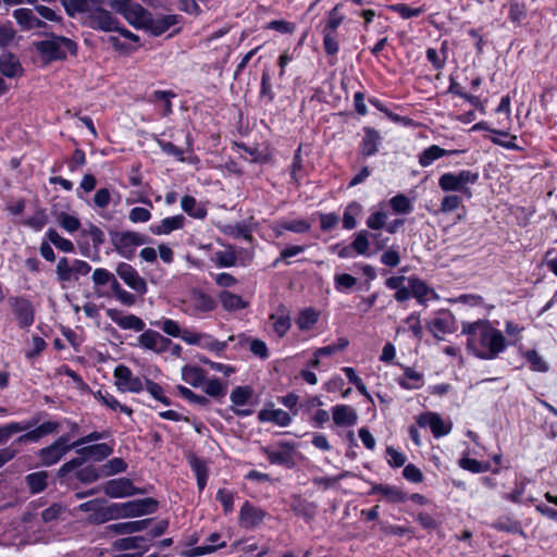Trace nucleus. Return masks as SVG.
I'll list each match as a JSON object with an SVG mask.
<instances>
[{
    "label": "nucleus",
    "instance_id": "nucleus-39",
    "mask_svg": "<svg viewBox=\"0 0 557 557\" xmlns=\"http://www.w3.org/2000/svg\"><path fill=\"white\" fill-rule=\"evenodd\" d=\"M290 507L297 516L306 519H311L315 513V506L299 496L294 497Z\"/></svg>",
    "mask_w": 557,
    "mask_h": 557
},
{
    "label": "nucleus",
    "instance_id": "nucleus-64",
    "mask_svg": "<svg viewBox=\"0 0 557 557\" xmlns=\"http://www.w3.org/2000/svg\"><path fill=\"white\" fill-rule=\"evenodd\" d=\"M112 199V193L109 188H99L94 196V206L98 209H106Z\"/></svg>",
    "mask_w": 557,
    "mask_h": 557
},
{
    "label": "nucleus",
    "instance_id": "nucleus-37",
    "mask_svg": "<svg viewBox=\"0 0 557 557\" xmlns=\"http://www.w3.org/2000/svg\"><path fill=\"white\" fill-rule=\"evenodd\" d=\"M220 301L222 307L227 311L239 310L247 307V302L239 295L227 290H223L220 294Z\"/></svg>",
    "mask_w": 557,
    "mask_h": 557
},
{
    "label": "nucleus",
    "instance_id": "nucleus-53",
    "mask_svg": "<svg viewBox=\"0 0 557 557\" xmlns=\"http://www.w3.org/2000/svg\"><path fill=\"white\" fill-rule=\"evenodd\" d=\"M323 48L327 55H335L338 52L337 32L323 29Z\"/></svg>",
    "mask_w": 557,
    "mask_h": 557
},
{
    "label": "nucleus",
    "instance_id": "nucleus-63",
    "mask_svg": "<svg viewBox=\"0 0 557 557\" xmlns=\"http://www.w3.org/2000/svg\"><path fill=\"white\" fill-rule=\"evenodd\" d=\"M48 222V215L45 210H38L33 216L28 218L24 224L35 231H40Z\"/></svg>",
    "mask_w": 557,
    "mask_h": 557
},
{
    "label": "nucleus",
    "instance_id": "nucleus-57",
    "mask_svg": "<svg viewBox=\"0 0 557 557\" xmlns=\"http://www.w3.org/2000/svg\"><path fill=\"white\" fill-rule=\"evenodd\" d=\"M87 459L88 458L86 455H79L78 457H75V458L71 459L70 461L63 463L57 472L58 478L64 479L71 471L83 466Z\"/></svg>",
    "mask_w": 557,
    "mask_h": 557
},
{
    "label": "nucleus",
    "instance_id": "nucleus-46",
    "mask_svg": "<svg viewBox=\"0 0 557 557\" xmlns=\"http://www.w3.org/2000/svg\"><path fill=\"white\" fill-rule=\"evenodd\" d=\"M127 469V463L124 459L115 457L110 459L108 462L102 465L101 473L103 476H112L122 472H125Z\"/></svg>",
    "mask_w": 557,
    "mask_h": 557
},
{
    "label": "nucleus",
    "instance_id": "nucleus-52",
    "mask_svg": "<svg viewBox=\"0 0 557 557\" xmlns=\"http://www.w3.org/2000/svg\"><path fill=\"white\" fill-rule=\"evenodd\" d=\"M144 388L157 400L162 404L169 406L171 404L170 398L164 395L163 388L158 383L146 379L144 383Z\"/></svg>",
    "mask_w": 557,
    "mask_h": 557
},
{
    "label": "nucleus",
    "instance_id": "nucleus-43",
    "mask_svg": "<svg viewBox=\"0 0 557 557\" xmlns=\"http://www.w3.org/2000/svg\"><path fill=\"white\" fill-rule=\"evenodd\" d=\"M523 357L530 363V369L536 372H547L549 370L548 363L544 360V358L539 355V352L534 349L527 350L523 354Z\"/></svg>",
    "mask_w": 557,
    "mask_h": 557
},
{
    "label": "nucleus",
    "instance_id": "nucleus-34",
    "mask_svg": "<svg viewBox=\"0 0 557 557\" xmlns=\"http://www.w3.org/2000/svg\"><path fill=\"white\" fill-rule=\"evenodd\" d=\"M49 474L47 471H37L25 476V482L30 494H38L46 490Z\"/></svg>",
    "mask_w": 557,
    "mask_h": 557
},
{
    "label": "nucleus",
    "instance_id": "nucleus-47",
    "mask_svg": "<svg viewBox=\"0 0 557 557\" xmlns=\"http://www.w3.org/2000/svg\"><path fill=\"white\" fill-rule=\"evenodd\" d=\"M389 206L393 209V211L398 214H408L412 211L411 201L404 194H398L391 198Z\"/></svg>",
    "mask_w": 557,
    "mask_h": 557
},
{
    "label": "nucleus",
    "instance_id": "nucleus-14",
    "mask_svg": "<svg viewBox=\"0 0 557 557\" xmlns=\"http://www.w3.org/2000/svg\"><path fill=\"white\" fill-rule=\"evenodd\" d=\"M417 423L421 428H430L436 438L447 435L451 430L450 425H447L441 416L435 412L420 414L417 418Z\"/></svg>",
    "mask_w": 557,
    "mask_h": 557
},
{
    "label": "nucleus",
    "instance_id": "nucleus-7",
    "mask_svg": "<svg viewBox=\"0 0 557 557\" xmlns=\"http://www.w3.org/2000/svg\"><path fill=\"white\" fill-rule=\"evenodd\" d=\"M115 386L122 393H140L144 389V383L140 377L134 376L132 370L119 364L113 372Z\"/></svg>",
    "mask_w": 557,
    "mask_h": 557
},
{
    "label": "nucleus",
    "instance_id": "nucleus-10",
    "mask_svg": "<svg viewBox=\"0 0 557 557\" xmlns=\"http://www.w3.org/2000/svg\"><path fill=\"white\" fill-rule=\"evenodd\" d=\"M87 17L92 28L103 32H114L119 29V21L114 18L109 11L101 8H94L92 11L87 12Z\"/></svg>",
    "mask_w": 557,
    "mask_h": 557
},
{
    "label": "nucleus",
    "instance_id": "nucleus-30",
    "mask_svg": "<svg viewBox=\"0 0 557 557\" xmlns=\"http://www.w3.org/2000/svg\"><path fill=\"white\" fill-rule=\"evenodd\" d=\"M258 419L261 422H273L280 426H287L292 421L289 413L282 409L261 410Z\"/></svg>",
    "mask_w": 557,
    "mask_h": 557
},
{
    "label": "nucleus",
    "instance_id": "nucleus-31",
    "mask_svg": "<svg viewBox=\"0 0 557 557\" xmlns=\"http://www.w3.org/2000/svg\"><path fill=\"white\" fill-rule=\"evenodd\" d=\"M364 133L366 135L362 139L360 151L363 156L370 157L377 152L381 136L375 129L370 127L366 128Z\"/></svg>",
    "mask_w": 557,
    "mask_h": 557
},
{
    "label": "nucleus",
    "instance_id": "nucleus-49",
    "mask_svg": "<svg viewBox=\"0 0 557 557\" xmlns=\"http://www.w3.org/2000/svg\"><path fill=\"white\" fill-rule=\"evenodd\" d=\"M115 322L123 330H134L136 332H143L146 326L145 322L134 314L124 315L115 320Z\"/></svg>",
    "mask_w": 557,
    "mask_h": 557
},
{
    "label": "nucleus",
    "instance_id": "nucleus-21",
    "mask_svg": "<svg viewBox=\"0 0 557 557\" xmlns=\"http://www.w3.org/2000/svg\"><path fill=\"white\" fill-rule=\"evenodd\" d=\"M333 421L338 426H352L358 421V414L348 405H336L332 409Z\"/></svg>",
    "mask_w": 557,
    "mask_h": 557
},
{
    "label": "nucleus",
    "instance_id": "nucleus-28",
    "mask_svg": "<svg viewBox=\"0 0 557 557\" xmlns=\"http://www.w3.org/2000/svg\"><path fill=\"white\" fill-rule=\"evenodd\" d=\"M220 537H221V535L219 533H216V532L212 533V534H210V536L207 540L209 542V544L190 548L189 550L184 552L183 555L187 556V557H198V556H202L206 554H210V553L216 550L218 548H223L226 546V543L225 542L218 543Z\"/></svg>",
    "mask_w": 557,
    "mask_h": 557
},
{
    "label": "nucleus",
    "instance_id": "nucleus-48",
    "mask_svg": "<svg viewBox=\"0 0 557 557\" xmlns=\"http://www.w3.org/2000/svg\"><path fill=\"white\" fill-rule=\"evenodd\" d=\"M388 9L393 12L398 13L405 20L420 16L425 12L424 7L411 8L405 3L391 4Z\"/></svg>",
    "mask_w": 557,
    "mask_h": 557
},
{
    "label": "nucleus",
    "instance_id": "nucleus-42",
    "mask_svg": "<svg viewBox=\"0 0 557 557\" xmlns=\"http://www.w3.org/2000/svg\"><path fill=\"white\" fill-rule=\"evenodd\" d=\"M399 384L406 389L419 388L423 384V375L411 368H407L404 372V379L399 380Z\"/></svg>",
    "mask_w": 557,
    "mask_h": 557
},
{
    "label": "nucleus",
    "instance_id": "nucleus-3",
    "mask_svg": "<svg viewBox=\"0 0 557 557\" xmlns=\"http://www.w3.org/2000/svg\"><path fill=\"white\" fill-rule=\"evenodd\" d=\"M110 8L136 28H145L149 21L150 12L132 0H111Z\"/></svg>",
    "mask_w": 557,
    "mask_h": 557
},
{
    "label": "nucleus",
    "instance_id": "nucleus-35",
    "mask_svg": "<svg viewBox=\"0 0 557 557\" xmlns=\"http://www.w3.org/2000/svg\"><path fill=\"white\" fill-rule=\"evenodd\" d=\"M149 539L145 535L138 536H129L123 537L115 542V547L121 550H129V549H144L147 550L149 548Z\"/></svg>",
    "mask_w": 557,
    "mask_h": 557
},
{
    "label": "nucleus",
    "instance_id": "nucleus-45",
    "mask_svg": "<svg viewBox=\"0 0 557 557\" xmlns=\"http://www.w3.org/2000/svg\"><path fill=\"white\" fill-rule=\"evenodd\" d=\"M319 314L312 308L302 310L297 320L296 324L301 331L310 330L318 321Z\"/></svg>",
    "mask_w": 557,
    "mask_h": 557
},
{
    "label": "nucleus",
    "instance_id": "nucleus-23",
    "mask_svg": "<svg viewBox=\"0 0 557 557\" xmlns=\"http://www.w3.org/2000/svg\"><path fill=\"white\" fill-rule=\"evenodd\" d=\"M460 152H462V151L461 150H446L444 148H441L437 145H432V146L425 148L419 154V164L422 168H426V166H430L435 160H438L442 157L458 154Z\"/></svg>",
    "mask_w": 557,
    "mask_h": 557
},
{
    "label": "nucleus",
    "instance_id": "nucleus-62",
    "mask_svg": "<svg viewBox=\"0 0 557 557\" xmlns=\"http://www.w3.org/2000/svg\"><path fill=\"white\" fill-rule=\"evenodd\" d=\"M205 392L211 397H223L226 394V386L218 379H212L206 382Z\"/></svg>",
    "mask_w": 557,
    "mask_h": 557
},
{
    "label": "nucleus",
    "instance_id": "nucleus-38",
    "mask_svg": "<svg viewBox=\"0 0 557 557\" xmlns=\"http://www.w3.org/2000/svg\"><path fill=\"white\" fill-rule=\"evenodd\" d=\"M492 527L495 530L512 533V534H520L524 536V531L521 527V523L519 521L512 520L508 517H503L497 519L495 522H493Z\"/></svg>",
    "mask_w": 557,
    "mask_h": 557
},
{
    "label": "nucleus",
    "instance_id": "nucleus-9",
    "mask_svg": "<svg viewBox=\"0 0 557 557\" xmlns=\"http://www.w3.org/2000/svg\"><path fill=\"white\" fill-rule=\"evenodd\" d=\"M116 274L121 280L136 293L144 295L147 292L146 281L138 274L136 269L126 262L116 265Z\"/></svg>",
    "mask_w": 557,
    "mask_h": 557
},
{
    "label": "nucleus",
    "instance_id": "nucleus-40",
    "mask_svg": "<svg viewBox=\"0 0 557 557\" xmlns=\"http://www.w3.org/2000/svg\"><path fill=\"white\" fill-rule=\"evenodd\" d=\"M361 211L362 206L359 202L352 201L349 203L343 214V227L346 230L355 228L357 225L356 216L359 215Z\"/></svg>",
    "mask_w": 557,
    "mask_h": 557
},
{
    "label": "nucleus",
    "instance_id": "nucleus-19",
    "mask_svg": "<svg viewBox=\"0 0 557 557\" xmlns=\"http://www.w3.org/2000/svg\"><path fill=\"white\" fill-rule=\"evenodd\" d=\"M151 519H143V520H136V521H127V522H119L109 524L106 529L108 532L120 534V535H126V534H133L138 533L144 530H146L149 524L151 523Z\"/></svg>",
    "mask_w": 557,
    "mask_h": 557
},
{
    "label": "nucleus",
    "instance_id": "nucleus-58",
    "mask_svg": "<svg viewBox=\"0 0 557 557\" xmlns=\"http://www.w3.org/2000/svg\"><path fill=\"white\" fill-rule=\"evenodd\" d=\"M277 227L293 233L301 234L310 230V223L306 220H290L281 222Z\"/></svg>",
    "mask_w": 557,
    "mask_h": 557
},
{
    "label": "nucleus",
    "instance_id": "nucleus-5",
    "mask_svg": "<svg viewBox=\"0 0 557 557\" xmlns=\"http://www.w3.org/2000/svg\"><path fill=\"white\" fill-rule=\"evenodd\" d=\"M37 49L44 55L50 59L59 60L66 58L67 53L75 54L77 50L76 42L66 37H54L49 40H42L37 44Z\"/></svg>",
    "mask_w": 557,
    "mask_h": 557
},
{
    "label": "nucleus",
    "instance_id": "nucleus-8",
    "mask_svg": "<svg viewBox=\"0 0 557 557\" xmlns=\"http://www.w3.org/2000/svg\"><path fill=\"white\" fill-rule=\"evenodd\" d=\"M295 446L287 442H281L277 448L262 447V453L268 457L272 465L285 466L292 468L294 466Z\"/></svg>",
    "mask_w": 557,
    "mask_h": 557
},
{
    "label": "nucleus",
    "instance_id": "nucleus-11",
    "mask_svg": "<svg viewBox=\"0 0 557 557\" xmlns=\"http://www.w3.org/2000/svg\"><path fill=\"white\" fill-rule=\"evenodd\" d=\"M265 516L263 509L246 500L239 511V524L245 529H255L263 522Z\"/></svg>",
    "mask_w": 557,
    "mask_h": 557
},
{
    "label": "nucleus",
    "instance_id": "nucleus-1",
    "mask_svg": "<svg viewBox=\"0 0 557 557\" xmlns=\"http://www.w3.org/2000/svg\"><path fill=\"white\" fill-rule=\"evenodd\" d=\"M461 332L468 336V348L480 359H495L506 349L505 336L486 320L463 322Z\"/></svg>",
    "mask_w": 557,
    "mask_h": 557
},
{
    "label": "nucleus",
    "instance_id": "nucleus-54",
    "mask_svg": "<svg viewBox=\"0 0 557 557\" xmlns=\"http://www.w3.org/2000/svg\"><path fill=\"white\" fill-rule=\"evenodd\" d=\"M100 476H103L101 470L99 471L94 466H87L76 471V479L85 484L96 482Z\"/></svg>",
    "mask_w": 557,
    "mask_h": 557
},
{
    "label": "nucleus",
    "instance_id": "nucleus-51",
    "mask_svg": "<svg viewBox=\"0 0 557 557\" xmlns=\"http://www.w3.org/2000/svg\"><path fill=\"white\" fill-rule=\"evenodd\" d=\"M270 320L273 321V330L280 337H283L290 329V318L287 314H271Z\"/></svg>",
    "mask_w": 557,
    "mask_h": 557
},
{
    "label": "nucleus",
    "instance_id": "nucleus-16",
    "mask_svg": "<svg viewBox=\"0 0 557 557\" xmlns=\"http://www.w3.org/2000/svg\"><path fill=\"white\" fill-rule=\"evenodd\" d=\"M59 428H60L59 422H57V421H46V422L39 424L38 426H36L33 430H30V429L27 430L28 432H26L25 434L18 436L15 440V443H17V444L25 443V442H34V443H36L41 437H44L46 435L57 433Z\"/></svg>",
    "mask_w": 557,
    "mask_h": 557
},
{
    "label": "nucleus",
    "instance_id": "nucleus-24",
    "mask_svg": "<svg viewBox=\"0 0 557 557\" xmlns=\"http://www.w3.org/2000/svg\"><path fill=\"white\" fill-rule=\"evenodd\" d=\"M184 224L185 216L183 214H177L163 219L159 224L152 225L150 227V231L154 235H166L172 233L173 231L183 228Z\"/></svg>",
    "mask_w": 557,
    "mask_h": 557
},
{
    "label": "nucleus",
    "instance_id": "nucleus-4",
    "mask_svg": "<svg viewBox=\"0 0 557 557\" xmlns=\"http://www.w3.org/2000/svg\"><path fill=\"white\" fill-rule=\"evenodd\" d=\"M115 251L123 258L131 259L138 246L149 242V237L133 231L115 232L111 235Z\"/></svg>",
    "mask_w": 557,
    "mask_h": 557
},
{
    "label": "nucleus",
    "instance_id": "nucleus-41",
    "mask_svg": "<svg viewBox=\"0 0 557 557\" xmlns=\"http://www.w3.org/2000/svg\"><path fill=\"white\" fill-rule=\"evenodd\" d=\"M48 240L63 252H73L74 244L64 237H62L54 228H49L46 233Z\"/></svg>",
    "mask_w": 557,
    "mask_h": 557
},
{
    "label": "nucleus",
    "instance_id": "nucleus-33",
    "mask_svg": "<svg viewBox=\"0 0 557 557\" xmlns=\"http://www.w3.org/2000/svg\"><path fill=\"white\" fill-rule=\"evenodd\" d=\"M181 207L184 212L195 219H205L207 216L206 208L193 196L186 195L182 197Z\"/></svg>",
    "mask_w": 557,
    "mask_h": 557
},
{
    "label": "nucleus",
    "instance_id": "nucleus-22",
    "mask_svg": "<svg viewBox=\"0 0 557 557\" xmlns=\"http://www.w3.org/2000/svg\"><path fill=\"white\" fill-rule=\"evenodd\" d=\"M0 73L9 78H13L23 74V67L14 54L2 52L0 54Z\"/></svg>",
    "mask_w": 557,
    "mask_h": 557
},
{
    "label": "nucleus",
    "instance_id": "nucleus-32",
    "mask_svg": "<svg viewBox=\"0 0 557 557\" xmlns=\"http://www.w3.org/2000/svg\"><path fill=\"white\" fill-rule=\"evenodd\" d=\"M182 379L194 387H199L205 384L206 373L205 371L196 366H184L182 369Z\"/></svg>",
    "mask_w": 557,
    "mask_h": 557
},
{
    "label": "nucleus",
    "instance_id": "nucleus-6",
    "mask_svg": "<svg viewBox=\"0 0 557 557\" xmlns=\"http://www.w3.org/2000/svg\"><path fill=\"white\" fill-rule=\"evenodd\" d=\"M103 493L111 498H124L145 494V490L136 487L127 478L112 479L104 483Z\"/></svg>",
    "mask_w": 557,
    "mask_h": 557
},
{
    "label": "nucleus",
    "instance_id": "nucleus-18",
    "mask_svg": "<svg viewBox=\"0 0 557 557\" xmlns=\"http://www.w3.org/2000/svg\"><path fill=\"white\" fill-rule=\"evenodd\" d=\"M177 23V15L169 14V15H158L152 17L151 13L149 14V21L146 25V29H148L154 36H161L166 30H169L172 26Z\"/></svg>",
    "mask_w": 557,
    "mask_h": 557
},
{
    "label": "nucleus",
    "instance_id": "nucleus-12",
    "mask_svg": "<svg viewBox=\"0 0 557 557\" xmlns=\"http://www.w3.org/2000/svg\"><path fill=\"white\" fill-rule=\"evenodd\" d=\"M12 311L22 329L28 327L34 323V309L32 304L21 297L10 299Z\"/></svg>",
    "mask_w": 557,
    "mask_h": 557
},
{
    "label": "nucleus",
    "instance_id": "nucleus-29",
    "mask_svg": "<svg viewBox=\"0 0 557 557\" xmlns=\"http://www.w3.org/2000/svg\"><path fill=\"white\" fill-rule=\"evenodd\" d=\"M371 494H381L384 498L392 503H403L407 499L406 493L394 485L376 484L372 486Z\"/></svg>",
    "mask_w": 557,
    "mask_h": 557
},
{
    "label": "nucleus",
    "instance_id": "nucleus-44",
    "mask_svg": "<svg viewBox=\"0 0 557 557\" xmlns=\"http://www.w3.org/2000/svg\"><path fill=\"white\" fill-rule=\"evenodd\" d=\"M218 356H222L227 347V342H220L209 334H202L199 345Z\"/></svg>",
    "mask_w": 557,
    "mask_h": 557
},
{
    "label": "nucleus",
    "instance_id": "nucleus-56",
    "mask_svg": "<svg viewBox=\"0 0 557 557\" xmlns=\"http://www.w3.org/2000/svg\"><path fill=\"white\" fill-rule=\"evenodd\" d=\"M252 395V389L249 386H237L231 393V401L235 406H244Z\"/></svg>",
    "mask_w": 557,
    "mask_h": 557
},
{
    "label": "nucleus",
    "instance_id": "nucleus-17",
    "mask_svg": "<svg viewBox=\"0 0 557 557\" xmlns=\"http://www.w3.org/2000/svg\"><path fill=\"white\" fill-rule=\"evenodd\" d=\"M189 306L193 314L212 311L216 307L215 300L200 290H193L189 297Z\"/></svg>",
    "mask_w": 557,
    "mask_h": 557
},
{
    "label": "nucleus",
    "instance_id": "nucleus-20",
    "mask_svg": "<svg viewBox=\"0 0 557 557\" xmlns=\"http://www.w3.org/2000/svg\"><path fill=\"white\" fill-rule=\"evenodd\" d=\"M16 22L20 26L25 30L41 28L45 26V22H42L38 16L36 11L27 8H21L14 11L13 13Z\"/></svg>",
    "mask_w": 557,
    "mask_h": 557
},
{
    "label": "nucleus",
    "instance_id": "nucleus-2",
    "mask_svg": "<svg viewBox=\"0 0 557 557\" xmlns=\"http://www.w3.org/2000/svg\"><path fill=\"white\" fill-rule=\"evenodd\" d=\"M479 180V173L469 170H462L458 173L447 172L438 178V186L443 191H459L466 198L472 197L469 184H475Z\"/></svg>",
    "mask_w": 557,
    "mask_h": 557
},
{
    "label": "nucleus",
    "instance_id": "nucleus-55",
    "mask_svg": "<svg viewBox=\"0 0 557 557\" xmlns=\"http://www.w3.org/2000/svg\"><path fill=\"white\" fill-rule=\"evenodd\" d=\"M236 255L232 249L214 252L213 261L221 268L233 267L236 263Z\"/></svg>",
    "mask_w": 557,
    "mask_h": 557
},
{
    "label": "nucleus",
    "instance_id": "nucleus-50",
    "mask_svg": "<svg viewBox=\"0 0 557 557\" xmlns=\"http://www.w3.org/2000/svg\"><path fill=\"white\" fill-rule=\"evenodd\" d=\"M369 237L370 234L366 230L356 233L355 239L351 243L352 249L359 255H367L370 246Z\"/></svg>",
    "mask_w": 557,
    "mask_h": 557
},
{
    "label": "nucleus",
    "instance_id": "nucleus-25",
    "mask_svg": "<svg viewBox=\"0 0 557 557\" xmlns=\"http://www.w3.org/2000/svg\"><path fill=\"white\" fill-rule=\"evenodd\" d=\"M66 454L67 451H65L64 448L60 447L54 442L51 445L38 450L40 463L45 467H51L58 463Z\"/></svg>",
    "mask_w": 557,
    "mask_h": 557
},
{
    "label": "nucleus",
    "instance_id": "nucleus-15",
    "mask_svg": "<svg viewBox=\"0 0 557 557\" xmlns=\"http://www.w3.org/2000/svg\"><path fill=\"white\" fill-rule=\"evenodd\" d=\"M125 510L127 518H135L150 515L157 511L159 503L151 497L126 502Z\"/></svg>",
    "mask_w": 557,
    "mask_h": 557
},
{
    "label": "nucleus",
    "instance_id": "nucleus-60",
    "mask_svg": "<svg viewBox=\"0 0 557 557\" xmlns=\"http://www.w3.org/2000/svg\"><path fill=\"white\" fill-rule=\"evenodd\" d=\"M55 273L60 282H69L73 276V267L69 259L63 257L58 261Z\"/></svg>",
    "mask_w": 557,
    "mask_h": 557
},
{
    "label": "nucleus",
    "instance_id": "nucleus-26",
    "mask_svg": "<svg viewBox=\"0 0 557 557\" xmlns=\"http://www.w3.org/2000/svg\"><path fill=\"white\" fill-rule=\"evenodd\" d=\"M39 422V418H33L25 422H11L0 426V445L4 444L13 434L27 431Z\"/></svg>",
    "mask_w": 557,
    "mask_h": 557
},
{
    "label": "nucleus",
    "instance_id": "nucleus-59",
    "mask_svg": "<svg viewBox=\"0 0 557 557\" xmlns=\"http://www.w3.org/2000/svg\"><path fill=\"white\" fill-rule=\"evenodd\" d=\"M99 398L106 406H108L112 410H120L121 412H123L127 416H132V413H133V410L129 407L120 404V401L109 393H106V394L99 393Z\"/></svg>",
    "mask_w": 557,
    "mask_h": 557
},
{
    "label": "nucleus",
    "instance_id": "nucleus-13",
    "mask_svg": "<svg viewBox=\"0 0 557 557\" xmlns=\"http://www.w3.org/2000/svg\"><path fill=\"white\" fill-rule=\"evenodd\" d=\"M139 346L154 352H163L169 348L171 341L153 330H144L138 337Z\"/></svg>",
    "mask_w": 557,
    "mask_h": 557
},
{
    "label": "nucleus",
    "instance_id": "nucleus-61",
    "mask_svg": "<svg viewBox=\"0 0 557 557\" xmlns=\"http://www.w3.org/2000/svg\"><path fill=\"white\" fill-rule=\"evenodd\" d=\"M58 222L69 233H74L81 227L78 218L64 212L59 214Z\"/></svg>",
    "mask_w": 557,
    "mask_h": 557
},
{
    "label": "nucleus",
    "instance_id": "nucleus-36",
    "mask_svg": "<svg viewBox=\"0 0 557 557\" xmlns=\"http://www.w3.org/2000/svg\"><path fill=\"white\" fill-rule=\"evenodd\" d=\"M408 284L411 288L412 297L414 298H423V297H432L437 298V294L431 287H429L422 280L410 276L408 278Z\"/></svg>",
    "mask_w": 557,
    "mask_h": 557
},
{
    "label": "nucleus",
    "instance_id": "nucleus-27",
    "mask_svg": "<svg viewBox=\"0 0 557 557\" xmlns=\"http://www.w3.org/2000/svg\"><path fill=\"white\" fill-rule=\"evenodd\" d=\"M78 455H86L87 458H92L95 461H102L113 453L112 446L107 443H99L88 446H83L76 449Z\"/></svg>",
    "mask_w": 557,
    "mask_h": 557
}]
</instances>
